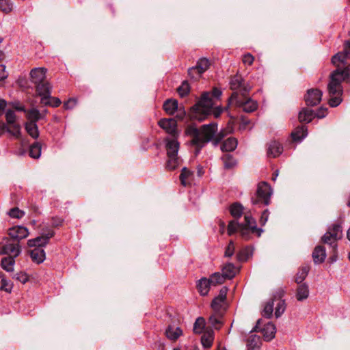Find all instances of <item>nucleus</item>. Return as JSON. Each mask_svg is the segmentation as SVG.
<instances>
[{
  "mask_svg": "<svg viewBox=\"0 0 350 350\" xmlns=\"http://www.w3.org/2000/svg\"><path fill=\"white\" fill-rule=\"evenodd\" d=\"M252 254V250L250 247H246L238 253L237 259L239 261H245Z\"/></svg>",
  "mask_w": 350,
  "mask_h": 350,
  "instance_id": "nucleus-47",
  "label": "nucleus"
},
{
  "mask_svg": "<svg viewBox=\"0 0 350 350\" xmlns=\"http://www.w3.org/2000/svg\"><path fill=\"white\" fill-rule=\"evenodd\" d=\"M328 231L323 235L322 237V241L324 243L329 244L332 247V250H334V252H336V249L337 248L336 239H334L333 235L330 234Z\"/></svg>",
  "mask_w": 350,
  "mask_h": 350,
  "instance_id": "nucleus-37",
  "label": "nucleus"
},
{
  "mask_svg": "<svg viewBox=\"0 0 350 350\" xmlns=\"http://www.w3.org/2000/svg\"><path fill=\"white\" fill-rule=\"evenodd\" d=\"M275 326L272 323H267L261 329L264 340L266 341L271 340L275 337Z\"/></svg>",
  "mask_w": 350,
  "mask_h": 350,
  "instance_id": "nucleus-19",
  "label": "nucleus"
},
{
  "mask_svg": "<svg viewBox=\"0 0 350 350\" xmlns=\"http://www.w3.org/2000/svg\"><path fill=\"white\" fill-rule=\"evenodd\" d=\"M31 257L33 261L37 263L42 262L45 259V252L41 247H35L31 251Z\"/></svg>",
  "mask_w": 350,
  "mask_h": 350,
  "instance_id": "nucleus-28",
  "label": "nucleus"
},
{
  "mask_svg": "<svg viewBox=\"0 0 350 350\" xmlns=\"http://www.w3.org/2000/svg\"><path fill=\"white\" fill-rule=\"evenodd\" d=\"M327 231L331 232L330 234L333 235L334 239H336V240L340 239L342 237V226L340 224H333L329 228Z\"/></svg>",
  "mask_w": 350,
  "mask_h": 350,
  "instance_id": "nucleus-42",
  "label": "nucleus"
},
{
  "mask_svg": "<svg viewBox=\"0 0 350 350\" xmlns=\"http://www.w3.org/2000/svg\"><path fill=\"white\" fill-rule=\"evenodd\" d=\"M13 10V4L10 0H0V10L5 14L11 12Z\"/></svg>",
  "mask_w": 350,
  "mask_h": 350,
  "instance_id": "nucleus-49",
  "label": "nucleus"
},
{
  "mask_svg": "<svg viewBox=\"0 0 350 350\" xmlns=\"http://www.w3.org/2000/svg\"><path fill=\"white\" fill-rule=\"evenodd\" d=\"M230 86L232 90H236L235 92L239 93V96L248 94L251 89L250 85L243 83L242 77L239 75H235L231 78Z\"/></svg>",
  "mask_w": 350,
  "mask_h": 350,
  "instance_id": "nucleus-9",
  "label": "nucleus"
},
{
  "mask_svg": "<svg viewBox=\"0 0 350 350\" xmlns=\"http://www.w3.org/2000/svg\"><path fill=\"white\" fill-rule=\"evenodd\" d=\"M36 92L41 99H49L51 94V86L46 81L36 85Z\"/></svg>",
  "mask_w": 350,
  "mask_h": 350,
  "instance_id": "nucleus-15",
  "label": "nucleus"
},
{
  "mask_svg": "<svg viewBox=\"0 0 350 350\" xmlns=\"http://www.w3.org/2000/svg\"><path fill=\"white\" fill-rule=\"evenodd\" d=\"M205 327V320L203 317H198L196 319L193 330L196 334H200L203 332Z\"/></svg>",
  "mask_w": 350,
  "mask_h": 350,
  "instance_id": "nucleus-38",
  "label": "nucleus"
},
{
  "mask_svg": "<svg viewBox=\"0 0 350 350\" xmlns=\"http://www.w3.org/2000/svg\"><path fill=\"white\" fill-rule=\"evenodd\" d=\"M26 118L28 120L27 122H35L36 123L39 120L43 119L44 116L36 108L28 109L25 111Z\"/></svg>",
  "mask_w": 350,
  "mask_h": 350,
  "instance_id": "nucleus-26",
  "label": "nucleus"
},
{
  "mask_svg": "<svg viewBox=\"0 0 350 350\" xmlns=\"http://www.w3.org/2000/svg\"><path fill=\"white\" fill-rule=\"evenodd\" d=\"M323 93L319 89H310L304 96L306 104L308 106H316L320 103Z\"/></svg>",
  "mask_w": 350,
  "mask_h": 350,
  "instance_id": "nucleus-11",
  "label": "nucleus"
},
{
  "mask_svg": "<svg viewBox=\"0 0 350 350\" xmlns=\"http://www.w3.org/2000/svg\"><path fill=\"white\" fill-rule=\"evenodd\" d=\"M9 235L11 239L16 240L19 243V241L25 239L29 235V230L23 226H16L9 230Z\"/></svg>",
  "mask_w": 350,
  "mask_h": 350,
  "instance_id": "nucleus-13",
  "label": "nucleus"
},
{
  "mask_svg": "<svg viewBox=\"0 0 350 350\" xmlns=\"http://www.w3.org/2000/svg\"><path fill=\"white\" fill-rule=\"evenodd\" d=\"M229 104L234 103L237 106L243 109L245 112L251 113L254 111L258 107V104L254 100L247 97V94L245 96H239L238 92H233L229 98Z\"/></svg>",
  "mask_w": 350,
  "mask_h": 350,
  "instance_id": "nucleus-6",
  "label": "nucleus"
},
{
  "mask_svg": "<svg viewBox=\"0 0 350 350\" xmlns=\"http://www.w3.org/2000/svg\"><path fill=\"white\" fill-rule=\"evenodd\" d=\"M283 147L282 144L276 141L270 142L268 145L267 154L269 157H277L282 154Z\"/></svg>",
  "mask_w": 350,
  "mask_h": 350,
  "instance_id": "nucleus-17",
  "label": "nucleus"
},
{
  "mask_svg": "<svg viewBox=\"0 0 350 350\" xmlns=\"http://www.w3.org/2000/svg\"><path fill=\"white\" fill-rule=\"evenodd\" d=\"M25 130L27 133L33 139H37L39 137V131L37 124L32 122H26Z\"/></svg>",
  "mask_w": 350,
  "mask_h": 350,
  "instance_id": "nucleus-32",
  "label": "nucleus"
},
{
  "mask_svg": "<svg viewBox=\"0 0 350 350\" xmlns=\"http://www.w3.org/2000/svg\"><path fill=\"white\" fill-rule=\"evenodd\" d=\"M210 65L211 64L209 60L205 57H202L198 59L196 65V67L198 69H199L203 74L206 70L208 69Z\"/></svg>",
  "mask_w": 350,
  "mask_h": 350,
  "instance_id": "nucleus-45",
  "label": "nucleus"
},
{
  "mask_svg": "<svg viewBox=\"0 0 350 350\" xmlns=\"http://www.w3.org/2000/svg\"><path fill=\"white\" fill-rule=\"evenodd\" d=\"M237 140L234 137H229L226 139L221 146L223 152H231L235 150L237 146Z\"/></svg>",
  "mask_w": 350,
  "mask_h": 350,
  "instance_id": "nucleus-30",
  "label": "nucleus"
},
{
  "mask_svg": "<svg viewBox=\"0 0 350 350\" xmlns=\"http://www.w3.org/2000/svg\"><path fill=\"white\" fill-rule=\"evenodd\" d=\"M202 343L205 347H210L212 345L213 341V332L210 331L205 333L202 336Z\"/></svg>",
  "mask_w": 350,
  "mask_h": 350,
  "instance_id": "nucleus-46",
  "label": "nucleus"
},
{
  "mask_svg": "<svg viewBox=\"0 0 350 350\" xmlns=\"http://www.w3.org/2000/svg\"><path fill=\"white\" fill-rule=\"evenodd\" d=\"M286 308L285 302L284 300H277V304L275 307V315L277 318L280 317L284 312Z\"/></svg>",
  "mask_w": 350,
  "mask_h": 350,
  "instance_id": "nucleus-53",
  "label": "nucleus"
},
{
  "mask_svg": "<svg viewBox=\"0 0 350 350\" xmlns=\"http://www.w3.org/2000/svg\"><path fill=\"white\" fill-rule=\"evenodd\" d=\"M223 111H224V109L221 107H217L215 109L212 108L211 111L209 114L213 113L215 118H218L220 116V115L221 114Z\"/></svg>",
  "mask_w": 350,
  "mask_h": 350,
  "instance_id": "nucleus-64",
  "label": "nucleus"
},
{
  "mask_svg": "<svg viewBox=\"0 0 350 350\" xmlns=\"http://www.w3.org/2000/svg\"><path fill=\"white\" fill-rule=\"evenodd\" d=\"M234 252V244L232 241H230L226 248L225 256L231 257Z\"/></svg>",
  "mask_w": 350,
  "mask_h": 350,
  "instance_id": "nucleus-59",
  "label": "nucleus"
},
{
  "mask_svg": "<svg viewBox=\"0 0 350 350\" xmlns=\"http://www.w3.org/2000/svg\"><path fill=\"white\" fill-rule=\"evenodd\" d=\"M272 189L266 182L258 183L256 192L252 198V203L256 205L263 204L267 206L270 204Z\"/></svg>",
  "mask_w": 350,
  "mask_h": 350,
  "instance_id": "nucleus-5",
  "label": "nucleus"
},
{
  "mask_svg": "<svg viewBox=\"0 0 350 350\" xmlns=\"http://www.w3.org/2000/svg\"><path fill=\"white\" fill-rule=\"evenodd\" d=\"M314 115V111L312 109L304 108L299 113V120L301 122H310L313 119Z\"/></svg>",
  "mask_w": 350,
  "mask_h": 350,
  "instance_id": "nucleus-31",
  "label": "nucleus"
},
{
  "mask_svg": "<svg viewBox=\"0 0 350 350\" xmlns=\"http://www.w3.org/2000/svg\"><path fill=\"white\" fill-rule=\"evenodd\" d=\"M177 92L180 97L186 96L190 92V86L187 81H184L178 88Z\"/></svg>",
  "mask_w": 350,
  "mask_h": 350,
  "instance_id": "nucleus-50",
  "label": "nucleus"
},
{
  "mask_svg": "<svg viewBox=\"0 0 350 350\" xmlns=\"http://www.w3.org/2000/svg\"><path fill=\"white\" fill-rule=\"evenodd\" d=\"M188 75L191 79L197 80L201 77L202 73L195 66L188 69Z\"/></svg>",
  "mask_w": 350,
  "mask_h": 350,
  "instance_id": "nucleus-54",
  "label": "nucleus"
},
{
  "mask_svg": "<svg viewBox=\"0 0 350 350\" xmlns=\"http://www.w3.org/2000/svg\"><path fill=\"white\" fill-rule=\"evenodd\" d=\"M192 175L193 173L190 170H189L187 167H183L180 174V180L181 185L185 187L189 185V179L192 176Z\"/></svg>",
  "mask_w": 350,
  "mask_h": 350,
  "instance_id": "nucleus-35",
  "label": "nucleus"
},
{
  "mask_svg": "<svg viewBox=\"0 0 350 350\" xmlns=\"http://www.w3.org/2000/svg\"><path fill=\"white\" fill-rule=\"evenodd\" d=\"M221 160L225 169H231L237 165L235 159L228 153L224 154L221 157Z\"/></svg>",
  "mask_w": 350,
  "mask_h": 350,
  "instance_id": "nucleus-33",
  "label": "nucleus"
},
{
  "mask_svg": "<svg viewBox=\"0 0 350 350\" xmlns=\"http://www.w3.org/2000/svg\"><path fill=\"white\" fill-rule=\"evenodd\" d=\"M308 134L307 127L304 125L297 126L291 133L293 141H301Z\"/></svg>",
  "mask_w": 350,
  "mask_h": 350,
  "instance_id": "nucleus-27",
  "label": "nucleus"
},
{
  "mask_svg": "<svg viewBox=\"0 0 350 350\" xmlns=\"http://www.w3.org/2000/svg\"><path fill=\"white\" fill-rule=\"evenodd\" d=\"M273 306L274 304L273 300H270L266 303L262 310V316L267 318H270L272 316Z\"/></svg>",
  "mask_w": 350,
  "mask_h": 350,
  "instance_id": "nucleus-52",
  "label": "nucleus"
},
{
  "mask_svg": "<svg viewBox=\"0 0 350 350\" xmlns=\"http://www.w3.org/2000/svg\"><path fill=\"white\" fill-rule=\"evenodd\" d=\"M211 286H212L211 283L209 280L206 278H202L199 280L197 284L198 290L202 296H205L208 293Z\"/></svg>",
  "mask_w": 350,
  "mask_h": 350,
  "instance_id": "nucleus-23",
  "label": "nucleus"
},
{
  "mask_svg": "<svg viewBox=\"0 0 350 350\" xmlns=\"http://www.w3.org/2000/svg\"><path fill=\"white\" fill-rule=\"evenodd\" d=\"M239 271V269L232 263L225 264L221 268V273L226 280L232 279Z\"/></svg>",
  "mask_w": 350,
  "mask_h": 350,
  "instance_id": "nucleus-16",
  "label": "nucleus"
},
{
  "mask_svg": "<svg viewBox=\"0 0 350 350\" xmlns=\"http://www.w3.org/2000/svg\"><path fill=\"white\" fill-rule=\"evenodd\" d=\"M237 230H239L241 237L245 241L252 239L253 235L259 237L263 232L262 228L257 227L255 219L249 214H245L243 223H238L235 220L229 222L228 234L232 235Z\"/></svg>",
  "mask_w": 350,
  "mask_h": 350,
  "instance_id": "nucleus-3",
  "label": "nucleus"
},
{
  "mask_svg": "<svg viewBox=\"0 0 350 350\" xmlns=\"http://www.w3.org/2000/svg\"><path fill=\"white\" fill-rule=\"evenodd\" d=\"M13 278L21 282L22 284H25L28 281V276L27 275L26 273H25L23 272H20V273L15 274L13 276Z\"/></svg>",
  "mask_w": 350,
  "mask_h": 350,
  "instance_id": "nucleus-60",
  "label": "nucleus"
},
{
  "mask_svg": "<svg viewBox=\"0 0 350 350\" xmlns=\"http://www.w3.org/2000/svg\"><path fill=\"white\" fill-rule=\"evenodd\" d=\"M168 160L166 163V167L169 170H175L178 166L180 165L181 163L180 159L176 156H172V157H167Z\"/></svg>",
  "mask_w": 350,
  "mask_h": 350,
  "instance_id": "nucleus-36",
  "label": "nucleus"
},
{
  "mask_svg": "<svg viewBox=\"0 0 350 350\" xmlns=\"http://www.w3.org/2000/svg\"><path fill=\"white\" fill-rule=\"evenodd\" d=\"M225 301L224 299L215 297L211 302V308L216 312L221 308L222 304Z\"/></svg>",
  "mask_w": 350,
  "mask_h": 350,
  "instance_id": "nucleus-55",
  "label": "nucleus"
},
{
  "mask_svg": "<svg viewBox=\"0 0 350 350\" xmlns=\"http://www.w3.org/2000/svg\"><path fill=\"white\" fill-rule=\"evenodd\" d=\"M64 219L59 217H53L51 219V226L58 227L62 225Z\"/></svg>",
  "mask_w": 350,
  "mask_h": 350,
  "instance_id": "nucleus-63",
  "label": "nucleus"
},
{
  "mask_svg": "<svg viewBox=\"0 0 350 350\" xmlns=\"http://www.w3.org/2000/svg\"><path fill=\"white\" fill-rule=\"evenodd\" d=\"M165 148L167 150V157L176 156L178 155V151L179 149V143L174 138H166Z\"/></svg>",
  "mask_w": 350,
  "mask_h": 350,
  "instance_id": "nucleus-18",
  "label": "nucleus"
},
{
  "mask_svg": "<svg viewBox=\"0 0 350 350\" xmlns=\"http://www.w3.org/2000/svg\"><path fill=\"white\" fill-rule=\"evenodd\" d=\"M183 334V330L179 327L169 325L165 329L166 337L172 341H176Z\"/></svg>",
  "mask_w": 350,
  "mask_h": 350,
  "instance_id": "nucleus-21",
  "label": "nucleus"
},
{
  "mask_svg": "<svg viewBox=\"0 0 350 350\" xmlns=\"http://www.w3.org/2000/svg\"><path fill=\"white\" fill-rule=\"evenodd\" d=\"M9 215L12 218L21 219L25 215V212L15 207L10 210Z\"/></svg>",
  "mask_w": 350,
  "mask_h": 350,
  "instance_id": "nucleus-56",
  "label": "nucleus"
},
{
  "mask_svg": "<svg viewBox=\"0 0 350 350\" xmlns=\"http://www.w3.org/2000/svg\"><path fill=\"white\" fill-rule=\"evenodd\" d=\"M5 120L8 124H14L16 122V114L14 111L8 109L5 112Z\"/></svg>",
  "mask_w": 350,
  "mask_h": 350,
  "instance_id": "nucleus-57",
  "label": "nucleus"
},
{
  "mask_svg": "<svg viewBox=\"0 0 350 350\" xmlns=\"http://www.w3.org/2000/svg\"><path fill=\"white\" fill-rule=\"evenodd\" d=\"M208 321L211 324V325L217 329H220L222 325L221 317L217 314H212L209 317Z\"/></svg>",
  "mask_w": 350,
  "mask_h": 350,
  "instance_id": "nucleus-48",
  "label": "nucleus"
},
{
  "mask_svg": "<svg viewBox=\"0 0 350 350\" xmlns=\"http://www.w3.org/2000/svg\"><path fill=\"white\" fill-rule=\"evenodd\" d=\"M325 248L321 245L317 246L312 252V258L314 263L323 262L325 260Z\"/></svg>",
  "mask_w": 350,
  "mask_h": 350,
  "instance_id": "nucleus-22",
  "label": "nucleus"
},
{
  "mask_svg": "<svg viewBox=\"0 0 350 350\" xmlns=\"http://www.w3.org/2000/svg\"><path fill=\"white\" fill-rule=\"evenodd\" d=\"M55 234V232L52 230H49L47 232L43 233L41 236H39L35 239H29L27 241V245L29 247H41L45 246L49 239L52 238Z\"/></svg>",
  "mask_w": 350,
  "mask_h": 350,
  "instance_id": "nucleus-10",
  "label": "nucleus"
},
{
  "mask_svg": "<svg viewBox=\"0 0 350 350\" xmlns=\"http://www.w3.org/2000/svg\"><path fill=\"white\" fill-rule=\"evenodd\" d=\"M221 95L220 89L214 88L211 92H204L200 100L191 107V117L203 120L211 111L214 103L213 98H219Z\"/></svg>",
  "mask_w": 350,
  "mask_h": 350,
  "instance_id": "nucleus-4",
  "label": "nucleus"
},
{
  "mask_svg": "<svg viewBox=\"0 0 350 350\" xmlns=\"http://www.w3.org/2000/svg\"><path fill=\"white\" fill-rule=\"evenodd\" d=\"M254 61V57L250 53L244 54L242 57V62L244 65L251 66Z\"/></svg>",
  "mask_w": 350,
  "mask_h": 350,
  "instance_id": "nucleus-58",
  "label": "nucleus"
},
{
  "mask_svg": "<svg viewBox=\"0 0 350 350\" xmlns=\"http://www.w3.org/2000/svg\"><path fill=\"white\" fill-rule=\"evenodd\" d=\"M1 278V291H5L7 293H11L12 289L13 288V284L10 280H7L4 275L0 276Z\"/></svg>",
  "mask_w": 350,
  "mask_h": 350,
  "instance_id": "nucleus-43",
  "label": "nucleus"
},
{
  "mask_svg": "<svg viewBox=\"0 0 350 350\" xmlns=\"http://www.w3.org/2000/svg\"><path fill=\"white\" fill-rule=\"evenodd\" d=\"M21 252L20 245L16 240L5 237L0 242V254L17 257L20 255Z\"/></svg>",
  "mask_w": 350,
  "mask_h": 350,
  "instance_id": "nucleus-7",
  "label": "nucleus"
},
{
  "mask_svg": "<svg viewBox=\"0 0 350 350\" xmlns=\"http://www.w3.org/2000/svg\"><path fill=\"white\" fill-rule=\"evenodd\" d=\"M342 81H350V66L344 70L336 69L330 75L327 90L329 96V104L332 107L338 106L342 102Z\"/></svg>",
  "mask_w": 350,
  "mask_h": 350,
  "instance_id": "nucleus-2",
  "label": "nucleus"
},
{
  "mask_svg": "<svg viewBox=\"0 0 350 350\" xmlns=\"http://www.w3.org/2000/svg\"><path fill=\"white\" fill-rule=\"evenodd\" d=\"M269 211L268 209H265L262 213V215H261V217L259 219V222H260V224L261 226H265L267 223V221H268V219H269Z\"/></svg>",
  "mask_w": 350,
  "mask_h": 350,
  "instance_id": "nucleus-61",
  "label": "nucleus"
},
{
  "mask_svg": "<svg viewBox=\"0 0 350 350\" xmlns=\"http://www.w3.org/2000/svg\"><path fill=\"white\" fill-rule=\"evenodd\" d=\"M16 258V257L10 256L3 258L1 261L2 269L8 272L13 271Z\"/></svg>",
  "mask_w": 350,
  "mask_h": 350,
  "instance_id": "nucleus-29",
  "label": "nucleus"
},
{
  "mask_svg": "<svg viewBox=\"0 0 350 350\" xmlns=\"http://www.w3.org/2000/svg\"><path fill=\"white\" fill-rule=\"evenodd\" d=\"M164 111L169 115H173L178 109V101L176 99H167L163 105Z\"/></svg>",
  "mask_w": 350,
  "mask_h": 350,
  "instance_id": "nucleus-25",
  "label": "nucleus"
},
{
  "mask_svg": "<svg viewBox=\"0 0 350 350\" xmlns=\"http://www.w3.org/2000/svg\"><path fill=\"white\" fill-rule=\"evenodd\" d=\"M348 59H350V41H346L344 43L343 51L334 55L332 58V62L337 67L336 69L344 70L345 67H342L345 66L346 60ZM348 66H350V65Z\"/></svg>",
  "mask_w": 350,
  "mask_h": 350,
  "instance_id": "nucleus-8",
  "label": "nucleus"
},
{
  "mask_svg": "<svg viewBox=\"0 0 350 350\" xmlns=\"http://www.w3.org/2000/svg\"><path fill=\"white\" fill-rule=\"evenodd\" d=\"M159 126L165 131L166 133L175 137L177 134V123L174 118H163L159 121Z\"/></svg>",
  "mask_w": 350,
  "mask_h": 350,
  "instance_id": "nucleus-12",
  "label": "nucleus"
},
{
  "mask_svg": "<svg viewBox=\"0 0 350 350\" xmlns=\"http://www.w3.org/2000/svg\"><path fill=\"white\" fill-rule=\"evenodd\" d=\"M230 214L231 215L234 217V218H239L241 217V215H243V206L239 203V202H235V203H233L230 206Z\"/></svg>",
  "mask_w": 350,
  "mask_h": 350,
  "instance_id": "nucleus-34",
  "label": "nucleus"
},
{
  "mask_svg": "<svg viewBox=\"0 0 350 350\" xmlns=\"http://www.w3.org/2000/svg\"><path fill=\"white\" fill-rule=\"evenodd\" d=\"M208 280H209L210 282L211 283L212 286L221 284L226 280L223 274L219 272H215V273H213L212 275H211Z\"/></svg>",
  "mask_w": 350,
  "mask_h": 350,
  "instance_id": "nucleus-39",
  "label": "nucleus"
},
{
  "mask_svg": "<svg viewBox=\"0 0 350 350\" xmlns=\"http://www.w3.org/2000/svg\"><path fill=\"white\" fill-rule=\"evenodd\" d=\"M10 126L6 125L5 131L10 133L16 138H19L21 136V126L16 122L14 124H9Z\"/></svg>",
  "mask_w": 350,
  "mask_h": 350,
  "instance_id": "nucleus-44",
  "label": "nucleus"
},
{
  "mask_svg": "<svg viewBox=\"0 0 350 350\" xmlns=\"http://www.w3.org/2000/svg\"><path fill=\"white\" fill-rule=\"evenodd\" d=\"M309 267L304 266L302 267L298 271L295 277V282L297 284H302L303 281L305 280L306 276L308 275L309 271Z\"/></svg>",
  "mask_w": 350,
  "mask_h": 350,
  "instance_id": "nucleus-40",
  "label": "nucleus"
},
{
  "mask_svg": "<svg viewBox=\"0 0 350 350\" xmlns=\"http://www.w3.org/2000/svg\"><path fill=\"white\" fill-rule=\"evenodd\" d=\"M217 131V124L215 122L204 124L200 129L192 126L187 129V134L191 137V144L196 147V154L200 152L202 148L212 140L215 146L217 145L223 136L219 134L215 137Z\"/></svg>",
  "mask_w": 350,
  "mask_h": 350,
  "instance_id": "nucleus-1",
  "label": "nucleus"
},
{
  "mask_svg": "<svg viewBox=\"0 0 350 350\" xmlns=\"http://www.w3.org/2000/svg\"><path fill=\"white\" fill-rule=\"evenodd\" d=\"M46 73V69L44 68H36L32 69L30 72L32 83L36 85L45 81Z\"/></svg>",
  "mask_w": 350,
  "mask_h": 350,
  "instance_id": "nucleus-14",
  "label": "nucleus"
},
{
  "mask_svg": "<svg viewBox=\"0 0 350 350\" xmlns=\"http://www.w3.org/2000/svg\"><path fill=\"white\" fill-rule=\"evenodd\" d=\"M77 104V100L75 98H70L64 103V107L66 109H72Z\"/></svg>",
  "mask_w": 350,
  "mask_h": 350,
  "instance_id": "nucleus-62",
  "label": "nucleus"
},
{
  "mask_svg": "<svg viewBox=\"0 0 350 350\" xmlns=\"http://www.w3.org/2000/svg\"><path fill=\"white\" fill-rule=\"evenodd\" d=\"M309 296V287L306 283L298 284L296 292V298L298 301L306 299Z\"/></svg>",
  "mask_w": 350,
  "mask_h": 350,
  "instance_id": "nucleus-24",
  "label": "nucleus"
},
{
  "mask_svg": "<svg viewBox=\"0 0 350 350\" xmlns=\"http://www.w3.org/2000/svg\"><path fill=\"white\" fill-rule=\"evenodd\" d=\"M29 154L33 159H38L41 154V145L35 142L30 146Z\"/></svg>",
  "mask_w": 350,
  "mask_h": 350,
  "instance_id": "nucleus-41",
  "label": "nucleus"
},
{
  "mask_svg": "<svg viewBox=\"0 0 350 350\" xmlns=\"http://www.w3.org/2000/svg\"><path fill=\"white\" fill-rule=\"evenodd\" d=\"M61 100L59 98L56 97H51L50 96V98L49 99H41V103L44 104V105H49L53 107H57L60 105Z\"/></svg>",
  "mask_w": 350,
  "mask_h": 350,
  "instance_id": "nucleus-51",
  "label": "nucleus"
},
{
  "mask_svg": "<svg viewBox=\"0 0 350 350\" xmlns=\"http://www.w3.org/2000/svg\"><path fill=\"white\" fill-rule=\"evenodd\" d=\"M261 345L260 337L253 333L252 331L250 335L247 339V350H259Z\"/></svg>",
  "mask_w": 350,
  "mask_h": 350,
  "instance_id": "nucleus-20",
  "label": "nucleus"
}]
</instances>
